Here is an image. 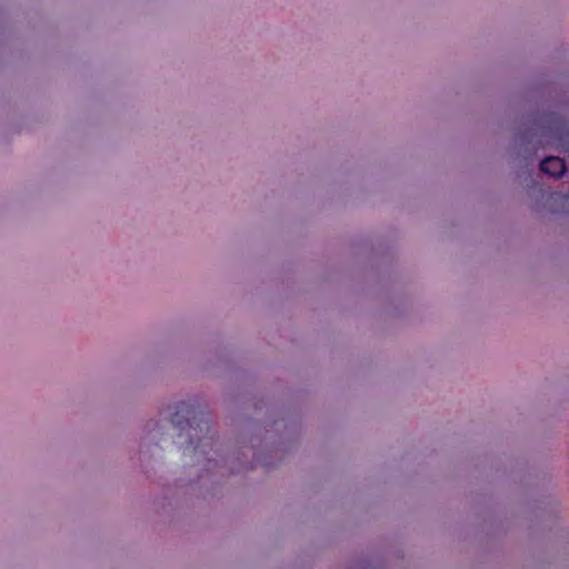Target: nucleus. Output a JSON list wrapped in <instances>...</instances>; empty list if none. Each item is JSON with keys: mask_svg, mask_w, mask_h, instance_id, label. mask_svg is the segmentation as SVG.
<instances>
[{"mask_svg": "<svg viewBox=\"0 0 569 569\" xmlns=\"http://www.w3.org/2000/svg\"><path fill=\"white\" fill-rule=\"evenodd\" d=\"M540 170L546 174L559 178L566 172V164L561 158L550 156L540 162Z\"/></svg>", "mask_w": 569, "mask_h": 569, "instance_id": "2", "label": "nucleus"}, {"mask_svg": "<svg viewBox=\"0 0 569 569\" xmlns=\"http://www.w3.org/2000/svg\"><path fill=\"white\" fill-rule=\"evenodd\" d=\"M190 438H193V435H190ZM214 445V440L212 437H203L202 439H199L197 443H193V440L190 439V447H192L193 453H197L200 451L201 453H207L203 448L210 447L212 449Z\"/></svg>", "mask_w": 569, "mask_h": 569, "instance_id": "4", "label": "nucleus"}, {"mask_svg": "<svg viewBox=\"0 0 569 569\" xmlns=\"http://www.w3.org/2000/svg\"><path fill=\"white\" fill-rule=\"evenodd\" d=\"M551 126L549 127L550 138L553 140L562 141L563 136L568 133V126L566 121L559 118L551 119Z\"/></svg>", "mask_w": 569, "mask_h": 569, "instance_id": "3", "label": "nucleus"}, {"mask_svg": "<svg viewBox=\"0 0 569 569\" xmlns=\"http://www.w3.org/2000/svg\"><path fill=\"white\" fill-rule=\"evenodd\" d=\"M171 422L181 431L187 427L194 431L198 429L199 431L209 430V420L204 417V413L197 410L193 405L184 401L177 406V410L171 417Z\"/></svg>", "mask_w": 569, "mask_h": 569, "instance_id": "1", "label": "nucleus"}]
</instances>
